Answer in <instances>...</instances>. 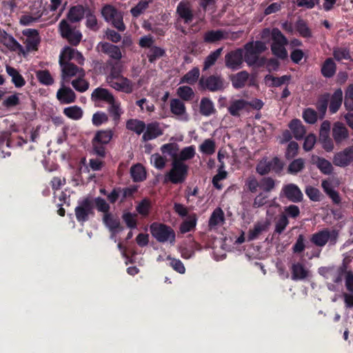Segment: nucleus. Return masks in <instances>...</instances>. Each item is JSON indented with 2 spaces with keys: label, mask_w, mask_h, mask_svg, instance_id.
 I'll list each match as a JSON object with an SVG mask.
<instances>
[{
  "label": "nucleus",
  "mask_w": 353,
  "mask_h": 353,
  "mask_svg": "<svg viewBox=\"0 0 353 353\" xmlns=\"http://www.w3.org/2000/svg\"><path fill=\"white\" fill-rule=\"evenodd\" d=\"M103 221L112 234H115L118 231H121L123 229L121 225L119 219L118 217H115L111 213L103 214Z\"/></svg>",
  "instance_id": "5701e85b"
},
{
  "label": "nucleus",
  "mask_w": 353,
  "mask_h": 353,
  "mask_svg": "<svg viewBox=\"0 0 353 353\" xmlns=\"http://www.w3.org/2000/svg\"><path fill=\"white\" fill-rule=\"evenodd\" d=\"M59 27L61 37L71 46H77L79 44L82 39V34L79 30L70 25L65 19L60 21Z\"/></svg>",
  "instance_id": "423d86ee"
},
{
  "label": "nucleus",
  "mask_w": 353,
  "mask_h": 353,
  "mask_svg": "<svg viewBox=\"0 0 353 353\" xmlns=\"http://www.w3.org/2000/svg\"><path fill=\"white\" fill-rule=\"evenodd\" d=\"M195 147L194 145L185 147L181 150L177 160H180L181 162L190 160L195 156Z\"/></svg>",
  "instance_id": "5fc2aeb1"
},
{
  "label": "nucleus",
  "mask_w": 353,
  "mask_h": 353,
  "mask_svg": "<svg viewBox=\"0 0 353 353\" xmlns=\"http://www.w3.org/2000/svg\"><path fill=\"white\" fill-rule=\"evenodd\" d=\"M161 150L163 154H168L170 155L173 160L177 159V152L179 147L176 143H166L161 146Z\"/></svg>",
  "instance_id": "69168bd1"
},
{
  "label": "nucleus",
  "mask_w": 353,
  "mask_h": 353,
  "mask_svg": "<svg viewBox=\"0 0 353 353\" xmlns=\"http://www.w3.org/2000/svg\"><path fill=\"white\" fill-rule=\"evenodd\" d=\"M343 101V92L341 89H337L333 93L330 103L329 110L332 114L336 113L340 108Z\"/></svg>",
  "instance_id": "2f4dec72"
},
{
  "label": "nucleus",
  "mask_w": 353,
  "mask_h": 353,
  "mask_svg": "<svg viewBox=\"0 0 353 353\" xmlns=\"http://www.w3.org/2000/svg\"><path fill=\"white\" fill-rule=\"evenodd\" d=\"M226 34L223 30H208L203 34V41L207 43H214L225 39Z\"/></svg>",
  "instance_id": "393cba45"
},
{
  "label": "nucleus",
  "mask_w": 353,
  "mask_h": 353,
  "mask_svg": "<svg viewBox=\"0 0 353 353\" xmlns=\"http://www.w3.org/2000/svg\"><path fill=\"white\" fill-rule=\"evenodd\" d=\"M114 90L126 94H130L134 90V83L127 77H123L114 81H110L108 83Z\"/></svg>",
  "instance_id": "dca6fc26"
},
{
  "label": "nucleus",
  "mask_w": 353,
  "mask_h": 353,
  "mask_svg": "<svg viewBox=\"0 0 353 353\" xmlns=\"http://www.w3.org/2000/svg\"><path fill=\"white\" fill-rule=\"evenodd\" d=\"M248 105V103L243 99L234 100L228 107V112L232 116L239 117V112L245 109Z\"/></svg>",
  "instance_id": "e433bc0d"
},
{
  "label": "nucleus",
  "mask_w": 353,
  "mask_h": 353,
  "mask_svg": "<svg viewBox=\"0 0 353 353\" xmlns=\"http://www.w3.org/2000/svg\"><path fill=\"white\" fill-rule=\"evenodd\" d=\"M98 52L108 55L111 59L119 61L122 58V53L118 46L105 41H101L97 46Z\"/></svg>",
  "instance_id": "9b49d317"
},
{
  "label": "nucleus",
  "mask_w": 353,
  "mask_h": 353,
  "mask_svg": "<svg viewBox=\"0 0 353 353\" xmlns=\"http://www.w3.org/2000/svg\"><path fill=\"white\" fill-rule=\"evenodd\" d=\"M332 137L336 143H341L348 139V130L343 123L336 122L332 128Z\"/></svg>",
  "instance_id": "412c9836"
},
{
  "label": "nucleus",
  "mask_w": 353,
  "mask_h": 353,
  "mask_svg": "<svg viewBox=\"0 0 353 353\" xmlns=\"http://www.w3.org/2000/svg\"><path fill=\"white\" fill-rule=\"evenodd\" d=\"M199 112L201 115L209 117L215 114L216 110L212 100L209 98L203 97L200 102Z\"/></svg>",
  "instance_id": "cd10ccee"
},
{
  "label": "nucleus",
  "mask_w": 353,
  "mask_h": 353,
  "mask_svg": "<svg viewBox=\"0 0 353 353\" xmlns=\"http://www.w3.org/2000/svg\"><path fill=\"white\" fill-rule=\"evenodd\" d=\"M151 209L150 201L145 198L142 199L136 206L137 212L143 216H148Z\"/></svg>",
  "instance_id": "603ef678"
},
{
  "label": "nucleus",
  "mask_w": 353,
  "mask_h": 353,
  "mask_svg": "<svg viewBox=\"0 0 353 353\" xmlns=\"http://www.w3.org/2000/svg\"><path fill=\"white\" fill-rule=\"evenodd\" d=\"M268 230V224L265 223H256L252 229H250L248 234V241H253L259 236V235Z\"/></svg>",
  "instance_id": "4c0bfd02"
},
{
  "label": "nucleus",
  "mask_w": 353,
  "mask_h": 353,
  "mask_svg": "<svg viewBox=\"0 0 353 353\" xmlns=\"http://www.w3.org/2000/svg\"><path fill=\"white\" fill-rule=\"evenodd\" d=\"M176 94L182 101H190L194 98V92L191 87L183 85L176 89Z\"/></svg>",
  "instance_id": "ea45409f"
},
{
  "label": "nucleus",
  "mask_w": 353,
  "mask_h": 353,
  "mask_svg": "<svg viewBox=\"0 0 353 353\" xmlns=\"http://www.w3.org/2000/svg\"><path fill=\"white\" fill-rule=\"evenodd\" d=\"M256 170L261 176L265 175L271 171V164L267 158H263L257 163Z\"/></svg>",
  "instance_id": "052dcab7"
},
{
  "label": "nucleus",
  "mask_w": 353,
  "mask_h": 353,
  "mask_svg": "<svg viewBox=\"0 0 353 353\" xmlns=\"http://www.w3.org/2000/svg\"><path fill=\"white\" fill-rule=\"evenodd\" d=\"M285 44H287V39L278 28H274L273 40L271 45L272 54L281 59L286 58L287 51L285 48Z\"/></svg>",
  "instance_id": "6e6552de"
},
{
  "label": "nucleus",
  "mask_w": 353,
  "mask_h": 353,
  "mask_svg": "<svg viewBox=\"0 0 353 353\" xmlns=\"http://www.w3.org/2000/svg\"><path fill=\"white\" fill-rule=\"evenodd\" d=\"M41 42L40 36L33 38H26L24 43L26 44V52H32L38 50V46Z\"/></svg>",
  "instance_id": "680f3d73"
},
{
  "label": "nucleus",
  "mask_w": 353,
  "mask_h": 353,
  "mask_svg": "<svg viewBox=\"0 0 353 353\" xmlns=\"http://www.w3.org/2000/svg\"><path fill=\"white\" fill-rule=\"evenodd\" d=\"M243 62V50L237 48L231 50L225 56V66L232 70H236L241 68Z\"/></svg>",
  "instance_id": "9d476101"
},
{
  "label": "nucleus",
  "mask_w": 353,
  "mask_h": 353,
  "mask_svg": "<svg viewBox=\"0 0 353 353\" xmlns=\"http://www.w3.org/2000/svg\"><path fill=\"white\" fill-rule=\"evenodd\" d=\"M312 160L322 173L330 174L332 172L333 166L328 160L319 157H313Z\"/></svg>",
  "instance_id": "473e14b6"
},
{
  "label": "nucleus",
  "mask_w": 353,
  "mask_h": 353,
  "mask_svg": "<svg viewBox=\"0 0 353 353\" xmlns=\"http://www.w3.org/2000/svg\"><path fill=\"white\" fill-rule=\"evenodd\" d=\"M149 2L147 0H141L134 7L130 10V13L134 17L140 16L149 6Z\"/></svg>",
  "instance_id": "6e6d98bb"
},
{
  "label": "nucleus",
  "mask_w": 353,
  "mask_h": 353,
  "mask_svg": "<svg viewBox=\"0 0 353 353\" xmlns=\"http://www.w3.org/2000/svg\"><path fill=\"white\" fill-rule=\"evenodd\" d=\"M176 13L185 23L189 24L194 19V14L188 3L181 1L176 7Z\"/></svg>",
  "instance_id": "4be33fe9"
},
{
  "label": "nucleus",
  "mask_w": 353,
  "mask_h": 353,
  "mask_svg": "<svg viewBox=\"0 0 353 353\" xmlns=\"http://www.w3.org/2000/svg\"><path fill=\"white\" fill-rule=\"evenodd\" d=\"M166 259L170 261V265L173 268L174 270L179 274L185 273V268L181 260L172 258L170 255H168Z\"/></svg>",
  "instance_id": "338daca9"
},
{
  "label": "nucleus",
  "mask_w": 353,
  "mask_h": 353,
  "mask_svg": "<svg viewBox=\"0 0 353 353\" xmlns=\"http://www.w3.org/2000/svg\"><path fill=\"white\" fill-rule=\"evenodd\" d=\"M336 64L331 59H327L323 63L321 68V73L325 77H332L336 72Z\"/></svg>",
  "instance_id": "a19ab883"
},
{
  "label": "nucleus",
  "mask_w": 353,
  "mask_h": 353,
  "mask_svg": "<svg viewBox=\"0 0 353 353\" xmlns=\"http://www.w3.org/2000/svg\"><path fill=\"white\" fill-rule=\"evenodd\" d=\"M311 276V272L303 264L297 262L292 265L291 279L294 281H303Z\"/></svg>",
  "instance_id": "2eb2a0df"
},
{
  "label": "nucleus",
  "mask_w": 353,
  "mask_h": 353,
  "mask_svg": "<svg viewBox=\"0 0 353 353\" xmlns=\"http://www.w3.org/2000/svg\"><path fill=\"white\" fill-rule=\"evenodd\" d=\"M88 6L84 7L82 5L78 4L70 7L67 13V19L71 23H77L81 21L85 15Z\"/></svg>",
  "instance_id": "f3484780"
},
{
  "label": "nucleus",
  "mask_w": 353,
  "mask_h": 353,
  "mask_svg": "<svg viewBox=\"0 0 353 353\" xmlns=\"http://www.w3.org/2000/svg\"><path fill=\"white\" fill-rule=\"evenodd\" d=\"M163 134V130L161 128L160 123L154 121L145 125V130L142 136V140L144 142L153 140Z\"/></svg>",
  "instance_id": "4468645a"
},
{
  "label": "nucleus",
  "mask_w": 353,
  "mask_h": 353,
  "mask_svg": "<svg viewBox=\"0 0 353 353\" xmlns=\"http://www.w3.org/2000/svg\"><path fill=\"white\" fill-rule=\"evenodd\" d=\"M19 103V93H14L6 98L2 102V105L7 109H10L14 107H16Z\"/></svg>",
  "instance_id": "13d9d810"
},
{
  "label": "nucleus",
  "mask_w": 353,
  "mask_h": 353,
  "mask_svg": "<svg viewBox=\"0 0 353 353\" xmlns=\"http://www.w3.org/2000/svg\"><path fill=\"white\" fill-rule=\"evenodd\" d=\"M150 230L152 236L159 243L170 242L174 245L176 241V234L174 230L169 225L154 222L150 226Z\"/></svg>",
  "instance_id": "f257e3e1"
},
{
  "label": "nucleus",
  "mask_w": 353,
  "mask_h": 353,
  "mask_svg": "<svg viewBox=\"0 0 353 353\" xmlns=\"http://www.w3.org/2000/svg\"><path fill=\"white\" fill-rule=\"evenodd\" d=\"M249 73L245 70L232 75L231 77L232 86L236 89L243 88L249 79Z\"/></svg>",
  "instance_id": "c85d7f7f"
},
{
  "label": "nucleus",
  "mask_w": 353,
  "mask_h": 353,
  "mask_svg": "<svg viewBox=\"0 0 353 353\" xmlns=\"http://www.w3.org/2000/svg\"><path fill=\"white\" fill-rule=\"evenodd\" d=\"M130 176L134 182H142L146 179L147 174L141 163H137L130 168Z\"/></svg>",
  "instance_id": "bb28decb"
},
{
  "label": "nucleus",
  "mask_w": 353,
  "mask_h": 353,
  "mask_svg": "<svg viewBox=\"0 0 353 353\" xmlns=\"http://www.w3.org/2000/svg\"><path fill=\"white\" fill-rule=\"evenodd\" d=\"M223 51V48H219L213 52H211L208 56L204 60L203 70L205 71L214 65L221 56Z\"/></svg>",
  "instance_id": "58836bf2"
},
{
  "label": "nucleus",
  "mask_w": 353,
  "mask_h": 353,
  "mask_svg": "<svg viewBox=\"0 0 353 353\" xmlns=\"http://www.w3.org/2000/svg\"><path fill=\"white\" fill-rule=\"evenodd\" d=\"M215 142L211 139H205L200 145L199 150L206 155H212L215 152Z\"/></svg>",
  "instance_id": "8fccbe9b"
},
{
  "label": "nucleus",
  "mask_w": 353,
  "mask_h": 353,
  "mask_svg": "<svg viewBox=\"0 0 353 353\" xmlns=\"http://www.w3.org/2000/svg\"><path fill=\"white\" fill-rule=\"evenodd\" d=\"M344 105L347 110H353V85H350L347 88Z\"/></svg>",
  "instance_id": "774afa93"
},
{
  "label": "nucleus",
  "mask_w": 353,
  "mask_h": 353,
  "mask_svg": "<svg viewBox=\"0 0 353 353\" xmlns=\"http://www.w3.org/2000/svg\"><path fill=\"white\" fill-rule=\"evenodd\" d=\"M353 161V146L348 147L343 151L335 154L333 163L339 167H345Z\"/></svg>",
  "instance_id": "ddd939ff"
},
{
  "label": "nucleus",
  "mask_w": 353,
  "mask_h": 353,
  "mask_svg": "<svg viewBox=\"0 0 353 353\" xmlns=\"http://www.w3.org/2000/svg\"><path fill=\"white\" fill-rule=\"evenodd\" d=\"M339 238V232L336 230L325 228L314 233L310 238V241L318 247H323L327 243L330 245H334Z\"/></svg>",
  "instance_id": "20e7f679"
},
{
  "label": "nucleus",
  "mask_w": 353,
  "mask_h": 353,
  "mask_svg": "<svg viewBox=\"0 0 353 353\" xmlns=\"http://www.w3.org/2000/svg\"><path fill=\"white\" fill-rule=\"evenodd\" d=\"M289 128L292 136L297 140L303 139L306 133V130L302 122L299 119L292 120Z\"/></svg>",
  "instance_id": "a878e982"
},
{
  "label": "nucleus",
  "mask_w": 353,
  "mask_h": 353,
  "mask_svg": "<svg viewBox=\"0 0 353 353\" xmlns=\"http://www.w3.org/2000/svg\"><path fill=\"white\" fill-rule=\"evenodd\" d=\"M110 107L108 111L113 117L114 121H118L122 114L121 109L120 108L121 103L119 101H116L115 99L112 103H109Z\"/></svg>",
  "instance_id": "e2e57ef3"
},
{
  "label": "nucleus",
  "mask_w": 353,
  "mask_h": 353,
  "mask_svg": "<svg viewBox=\"0 0 353 353\" xmlns=\"http://www.w3.org/2000/svg\"><path fill=\"white\" fill-rule=\"evenodd\" d=\"M91 99L94 101H103L109 103L114 101V97L108 90L102 88H97L92 92Z\"/></svg>",
  "instance_id": "b1692460"
},
{
  "label": "nucleus",
  "mask_w": 353,
  "mask_h": 353,
  "mask_svg": "<svg viewBox=\"0 0 353 353\" xmlns=\"http://www.w3.org/2000/svg\"><path fill=\"white\" fill-rule=\"evenodd\" d=\"M228 83L221 74H214L207 77H202L199 79L200 87L212 92H221L225 90Z\"/></svg>",
  "instance_id": "39448f33"
},
{
  "label": "nucleus",
  "mask_w": 353,
  "mask_h": 353,
  "mask_svg": "<svg viewBox=\"0 0 353 353\" xmlns=\"http://www.w3.org/2000/svg\"><path fill=\"white\" fill-rule=\"evenodd\" d=\"M165 55V51L164 49L153 46L151 47L147 52V57L150 63H154L157 59L163 57Z\"/></svg>",
  "instance_id": "79ce46f5"
},
{
  "label": "nucleus",
  "mask_w": 353,
  "mask_h": 353,
  "mask_svg": "<svg viewBox=\"0 0 353 353\" xmlns=\"http://www.w3.org/2000/svg\"><path fill=\"white\" fill-rule=\"evenodd\" d=\"M264 80L268 87H279L287 81V75H283L281 77H274L270 74H267Z\"/></svg>",
  "instance_id": "3c124183"
},
{
  "label": "nucleus",
  "mask_w": 353,
  "mask_h": 353,
  "mask_svg": "<svg viewBox=\"0 0 353 353\" xmlns=\"http://www.w3.org/2000/svg\"><path fill=\"white\" fill-rule=\"evenodd\" d=\"M57 98L62 104H69L74 103L76 100V94L70 88L64 85L62 82V87L57 92Z\"/></svg>",
  "instance_id": "6ab92c4d"
},
{
  "label": "nucleus",
  "mask_w": 353,
  "mask_h": 353,
  "mask_svg": "<svg viewBox=\"0 0 353 353\" xmlns=\"http://www.w3.org/2000/svg\"><path fill=\"white\" fill-rule=\"evenodd\" d=\"M305 161L302 158H298L292 161L288 165V172L297 174L301 172L305 168Z\"/></svg>",
  "instance_id": "09e8293b"
},
{
  "label": "nucleus",
  "mask_w": 353,
  "mask_h": 353,
  "mask_svg": "<svg viewBox=\"0 0 353 353\" xmlns=\"http://www.w3.org/2000/svg\"><path fill=\"white\" fill-rule=\"evenodd\" d=\"M6 70L8 74L11 77L12 82L15 87L21 88L25 85L26 81L17 69L10 65H6Z\"/></svg>",
  "instance_id": "c756f323"
},
{
  "label": "nucleus",
  "mask_w": 353,
  "mask_h": 353,
  "mask_svg": "<svg viewBox=\"0 0 353 353\" xmlns=\"http://www.w3.org/2000/svg\"><path fill=\"white\" fill-rule=\"evenodd\" d=\"M199 76V69L194 67L181 77L180 83L194 85L198 81Z\"/></svg>",
  "instance_id": "c9c22d12"
},
{
  "label": "nucleus",
  "mask_w": 353,
  "mask_h": 353,
  "mask_svg": "<svg viewBox=\"0 0 353 353\" xmlns=\"http://www.w3.org/2000/svg\"><path fill=\"white\" fill-rule=\"evenodd\" d=\"M119 12L112 5L107 4L101 10V14L108 22L114 19Z\"/></svg>",
  "instance_id": "864d4df0"
},
{
  "label": "nucleus",
  "mask_w": 353,
  "mask_h": 353,
  "mask_svg": "<svg viewBox=\"0 0 353 353\" xmlns=\"http://www.w3.org/2000/svg\"><path fill=\"white\" fill-rule=\"evenodd\" d=\"M86 17V26L89 29L97 31L99 29L97 19L96 18V16L94 14L93 12L90 9L88 8V11L85 14Z\"/></svg>",
  "instance_id": "4d7b16f0"
},
{
  "label": "nucleus",
  "mask_w": 353,
  "mask_h": 353,
  "mask_svg": "<svg viewBox=\"0 0 353 353\" xmlns=\"http://www.w3.org/2000/svg\"><path fill=\"white\" fill-rule=\"evenodd\" d=\"M122 219L127 227L130 229H135L137 227V214L130 212H124L122 214Z\"/></svg>",
  "instance_id": "bf43d9fd"
},
{
  "label": "nucleus",
  "mask_w": 353,
  "mask_h": 353,
  "mask_svg": "<svg viewBox=\"0 0 353 353\" xmlns=\"http://www.w3.org/2000/svg\"><path fill=\"white\" fill-rule=\"evenodd\" d=\"M225 220L224 213L221 208H216L212 213L209 219V226H216Z\"/></svg>",
  "instance_id": "a18cd8bd"
},
{
  "label": "nucleus",
  "mask_w": 353,
  "mask_h": 353,
  "mask_svg": "<svg viewBox=\"0 0 353 353\" xmlns=\"http://www.w3.org/2000/svg\"><path fill=\"white\" fill-rule=\"evenodd\" d=\"M59 65L61 68V77L63 81H68L70 78L75 76L79 70V68L75 64L68 61H63L59 59Z\"/></svg>",
  "instance_id": "a211bd4d"
},
{
  "label": "nucleus",
  "mask_w": 353,
  "mask_h": 353,
  "mask_svg": "<svg viewBox=\"0 0 353 353\" xmlns=\"http://www.w3.org/2000/svg\"><path fill=\"white\" fill-rule=\"evenodd\" d=\"M303 194L294 184H288V199L293 202H299L303 199Z\"/></svg>",
  "instance_id": "de8ad7c7"
},
{
  "label": "nucleus",
  "mask_w": 353,
  "mask_h": 353,
  "mask_svg": "<svg viewBox=\"0 0 353 353\" xmlns=\"http://www.w3.org/2000/svg\"><path fill=\"white\" fill-rule=\"evenodd\" d=\"M170 112L177 117L186 114V108L183 101L179 99H172L170 101Z\"/></svg>",
  "instance_id": "7c9ffc66"
},
{
  "label": "nucleus",
  "mask_w": 353,
  "mask_h": 353,
  "mask_svg": "<svg viewBox=\"0 0 353 353\" xmlns=\"http://www.w3.org/2000/svg\"><path fill=\"white\" fill-rule=\"evenodd\" d=\"M296 31L304 38H311L312 33L307 24L303 19L298 20L295 23Z\"/></svg>",
  "instance_id": "37998d69"
},
{
  "label": "nucleus",
  "mask_w": 353,
  "mask_h": 353,
  "mask_svg": "<svg viewBox=\"0 0 353 353\" xmlns=\"http://www.w3.org/2000/svg\"><path fill=\"white\" fill-rule=\"evenodd\" d=\"M197 222L196 214L193 213L188 216L187 220H185L180 225V232L182 234H185L195 229Z\"/></svg>",
  "instance_id": "f704fd0d"
},
{
  "label": "nucleus",
  "mask_w": 353,
  "mask_h": 353,
  "mask_svg": "<svg viewBox=\"0 0 353 353\" xmlns=\"http://www.w3.org/2000/svg\"><path fill=\"white\" fill-rule=\"evenodd\" d=\"M347 265L343 261L342 265L339 267L328 266L321 267L319 269V273L327 280L332 281L334 283H341L343 276L347 272Z\"/></svg>",
  "instance_id": "0eeeda50"
},
{
  "label": "nucleus",
  "mask_w": 353,
  "mask_h": 353,
  "mask_svg": "<svg viewBox=\"0 0 353 353\" xmlns=\"http://www.w3.org/2000/svg\"><path fill=\"white\" fill-rule=\"evenodd\" d=\"M36 76L38 81L43 85H51L54 83V79L48 70H38Z\"/></svg>",
  "instance_id": "49530a36"
},
{
  "label": "nucleus",
  "mask_w": 353,
  "mask_h": 353,
  "mask_svg": "<svg viewBox=\"0 0 353 353\" xmlns=\"http://www.w3.org/2000/svg\"><path fill=\"white\" fill-rule=\"evenodd\" d=\"M63 114L71 119L79 120L83 117V110L80 107L73 105L65 108L63 109Z\"/></svg>",
  "instance_id": "c03bdc74"
},
{
  "label": "nucleus",
  "mask_w": 353,
  "mask_h": 353,
  "mask_svg": "<svg viewBox=\"0 0 353 353\" xmlns=\"http://www.w3.org/2000/svg\"><path fill=\"white\" fill-rule=\"evenodd\" d=\"M245 53L243 52V60L249 66L256 68L264 67L266 63V58L259 57L252 49L245 45Z\"/></svg>",
  "instance_id": "f8f14e48"
},
{
  "label": "nucleus",
  "mask_w": 353,
  "mask_h": 353,
  "mask_svg": "<svg viewBox=\"0 0 353 353\" xmlns=\"http://www.w3.org/2000/svg\"><path fill=\"white\" fill-rule=\"evenodd\" d=\"M126 128L140 135L145 130V123L141 120L130 119L126 122Z\"/></svg>",
  "instance_id": "72a5a7b5"
},
{
  "label": "nucleus",
  "mask_w": 353,
  "mask_h": 353,
  "mask_svg": "<svg viewBox=\"0 0 353 353\" xmlns=\"http://www.w3.org/2000/svg\"><path fill=\"white\" fill-rule=\"evenodd\" d=\"M76 219L79 223H85L88 221L89 216L93 215V203L89 198H85L74 209Z\"/></svg>",
  "instance_id": "1a4fd4ad"
},
{
  "label": "nucleus",
  "mask_w": 353,
  "mask_h": 353,
  "mask_svg": "<svg viewBox=\"0 0 353 353\" xmlns=\"http://www.w3.org/2000/svg\"><path fill=\"white\" fill-rule=\"evenodd\" d=\"M188 166L177 159L172 163V168L165 176V182L170 181L173 184L183 183L188 175Z\"/></svg>",
  "instance_id": "f03ea898"
},
{
  "label": "nucleus",
  "mask_w": 353,
  "mask_h": 353,
  "mask_svg": "<svg viewBox=\"0 0 353 353\" xmlns=\"http://www.w3.org/2000/svg\"><path fill=\"white\" fill-rule=\"evenodd\" d=\"M1 42L11 50H19L21 53L25 54L23 47L10 34L3 31L0 34Z\"/></svg>",
  "instance_id": "aec40b11"
},
{
  "label": "nucleus",
  "mask_w": 353,
  "mask_h": 353,
  "mask_svg": "<svg viewBox=\"0 0 353 353\" xmlns=\"http://www.w3.org/2000/svg\"><path fill=\"white\" fill-rule=\"evenodd\" d=\"M113 134V130L110 129L101 130L96 132L92 140L94 154L102 158L105 157L106 149L105 145L110 143Z\"/></svg>",
  "instance_id": "7ed1b4c3"
},
{
  "label": "nucleus",
  "mask_w": 353,
  "mask_h": 353,
  "mask_svg": "<svg viewBox=\"0 0 353 353\" xmlns=\"http://www.w3.org/2000/svg\"><path fill=\"white\" fill-rule=\"evenodd\" d=\"M94 203L99 212H103L104 214L110 213V205L104 199L97 197L94 199Z\"/></svg>",
  "instance_id": "0e129e2a"
}]
</instances>
